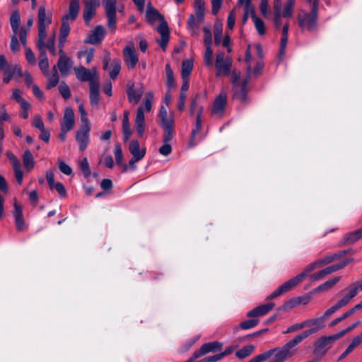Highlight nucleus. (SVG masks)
Listing matches in <instances>:
<instances>
[{
    "mask_svg": "<svg viewBox=\"0 0 362 362\" xmlns=\"http://www.w3.org/2000/svg\"><path fill=\"white\" fill-rule=\"evenodd\" d=\"M146 21L153 25L156 21L160 22V25L157 28V31L160 35V39L157 40L160 47L165 50L170 39V30L167 22L163 16L156 9L150 5L147 6L146 13Z\"/></svg>",
    "mask_w": 362,
    "mask_h": 362,
    "instance_id": "nucleus-1",
    "label": "nucleus"
},
{
    "mask_svg": "<svg viewBox=\"0 0 362 362\" xmlns=\"http://www.w3.org/2000/svg\"><path fill=\"white\" fill-rule=\"evenodd\" d=\"M311 6L310 12L300 10L298 15V24L302 31L313 32L317 27L318 0H307Z\"/></svg>",
    "mask_w": 362,
    "mask_h": 362,
    "instance_id": "nucleus-2",
    "label": "nucleus"
},
{
    "mask_svg": "<svg viewBox=\"0 0 362 362\" xmlns=\"http://www.w3.org/2000/svg\"><path fill=\"white\" fill-rule=\"evenodd\" d=\"M52 23V14L47 13L45 6L39 7L37 13L38 33L37 42H45L47 37L46 28Z\"/></svg>",
    "mask_w": 362,
    "mask_h": 362,
    "instance_id": "nucleus-3",
    "label": "nucleus"
},
{
    "mask_svg": "<svg viewBox=\"0 0 362 362\" xmlns=\"http://www.w3.org/2000/svg\"><path fill=\"white\" fill-rule=\"evenodd\" d=\"M10 25L12 31L15 34H19V40L23 47L26 46L28 30L25 27H21V16L18 11H14L10 16Z\"/></svg>",
    "mask_w": 362,
    "mask_h": 362,
    "instance_id": "nucleus-4",
    "label": "nucleus"
},
{
    "mask_svg": "<svg viewBox=\"0 0 362 362\" xmlns=\"http://www.w3.org/2000/svg\"><path fill=\"white\" fill-rule=\"evenodd\" d=\"M216 76H228L232 66V59L225 56L223 52H218L216 56Z\"/></svg>",
    "mask_w": 362,
    "mask_h": 362,
    "instance_id": "nucleus-5",
    "label": "nucleus"
},
{
    "mask_svg": "<svg viewBox=\"0 0 362 362\" xmlns=\"http://www.w3.org/2000/svg\"><path fill=\"white\" fill-rule=\"evenodd\" d=\"M339 339H340V337L337 333L328 337H322L320 338L316 342L314 349V354L315 356L319 358L324 356L328 350L326 346L336 341Z\"/></svg>",
    "mask_w": 362,
    "mask_h": 362,
    "instance_id": "nucleus-6",
    "label": "nucleus"
},
{
    "mask_svg": "<svg viewBox=\"0 0 362 362\" xmlns=\"http://www.w3.org/2000/svg\"><path fill=\"white\" fill-rule=\"evenodd\" d=\"M104 6L107 18V28L112 33H115L117 30L116 0H105Z\"/></svg>",
    "mask_w": 362,
    "mask_h": 362,
    "instance_id": "nucleus-7",
    "label": "nucleus"
},
{
    "mask_svg": "<svg viewBox=\"0 0 362 362\" xmlns=\"http://www.w3.org/2000/svg\"><path fill=\"white\" fill-rule=\"evenodd\" d=\"M76 78L81 81H88L89 84L92 81L98 80V72L96 68L89 70L83 66L74 68Z\"/></svg>",
    "mask_w": 362,
    "mask_h": 362,
    "instance_id": "nucleus-8",
    "label": "nucleus"
},
{
    "mask_svg": "<svg viewBox=\"0 0 362 362\" xmlns=\"http://www.w3.org/2000/svg\"><path fill=\"white\" fill-rule=\"evenodd\" d=\"M232 82L233 86V92L235 98L243 101L246 97V85L247 81L240 83V73L233 72L232 74Z\"/></svg>",
    "mask_w": 362,
    "mask_h": 362,
    "instance_id": "nucleus-9",
    "label": "nucleus"
},
{
    "mask_svg": "<svg viewBox=\"0 0 362 362\" xmlns=\"http://www.w3.org/2000/svg\"><path fill=\"white\" fill-rule=\"evenodd\" d=\"M223 344L218 341H214L208 343H205L202 346L196 350L194 354V358H200L209 353H214L221 350Z\"/></svg>",
    "mask_w": 362,
    "mask_h": 362,
    "instance_id": "nucleus-10",
    "label": "nucleus"
},
{
    "mask_svg": "<svg viewBox=\"0 0 362 362\" xmlns=\"http://www.w3.org/2000/svg\"><path fill=\"white\" fill-rule=\"evenodd\" d=\"M90 124H81L80 129L76 132V140L79 145V149L83 151L89 143Z\"/></svg>",
    "mask_w": 362,
    "mask_h": 362,
    "instance_id": "nucleus-11",
    "label": "nucleus"
},
{
    "mask_svg": "<svg viewBox=\"0 0 362 362\" xmlns=\"http://www.w3.org/2000/svg\"><path fill=\"white\" fill-rule=\"evenodd\" d=\"M327 319L322 315L320 317L313 319L312 327L310 329L305 330L302 333L296 335L301 341L306 339L308 336L318 332L325 328V322Z\"/></svg>",
    "mask_w": 362,
    "mask_h": 362,
    "instance_id": "nucleus-12",
    "label": "nucleus"
},
{
    "mask_svg": "<svg viewBox=\"0 0 362 362\" xmlns=\"http://www.w3.org/2000/svg\"><path fill=\"white\" fill-rule=\"evenodd\" d=\"M124 62L129 69H134L138 63L139 58L132 43L126 46L123 50Z\"/></svg>",
    "mask_w": 362,
    "mask_h": 362,
    "instance_id": "nucleus-13",
    "label": "nucleus"
},
{
    "mask_svg": "<svg viewBox=\"0 0 362 362\" xmlns=\"http://www.w3.org/2000/svg\"><path fill=\"white\" fill-rule=\"evenodd\" d=\"M57 66L62 76H68L72 66V61L62 49L59 50V58Z\"/></svg>",
    "mask_w": 362,
    "mask_h": 362,
    "instance_id": "nucleus-14",
    "label": "nucleus"
},
{
    "mask_svg": "<svg viewBox=\"0 0 362 362\" xmlns=\"http://www.w3.org/2000/svg\"><path fill=\"white\" fill-rule=\"evenodd\" d=\"M339 294L343 295V298L337 303L341 308L347 305L349 302L358 294V287L356 284H351L341 291Z\"/></svg>",
    "mask_w": 362,
    "mask_h": 362,
    "instance_id": "nucleus-15",
    "label": "nucleus"
},
{
    "mask_svg": "<svg viewBox=\"0 0 362 362\" xmlns=\"http://www.w3.org/2000/svg\"><path fill=\"white\" fill-rule=\"evenodd\" d=\"M74 112L71 107H67L64 112V116L60 124V129L65 131H71L74 125Z\"/></svg>",
    "mask_w": 362,
    "mask_h": 362,
    "instance_id": "nucleus-16",
    "label": "nucleus"
},
{
    "mask_svg": "<svg viewBox=\"0 0 362 362\" xmlns=\"http://www.w3.org/2000/svg\"><path fill=\"white\" fill-rule=\"evenodd\" d=\"M37 47L40 52L39 67L45 76H48L49 61L45 51V42H37Z\"/></svg>",
    "mask_w": 362,
    "mask_h": 362,
    "instance_id": "nucleus-17",
    "label": "nucleus"
},
{
    "mask_svg": "<svg viewBox=\"0 0 362 362\" xmlns=\"http://www.w3.org/2000/svg\"><path fill=\"white\" fill-rule=\"evenodd\" d=\"M226 103V93L222 91L214 100L212 113L215 115L221 116L225 110Z\"/></svg>",
    "mask_w": 362,
    "mask_h": 362,
    "instance_id": "nucleus-18",
    "label": "nucleus"
},
{
    "mask_svg": "<svg viewBox=\"0 0 362 362\" xmlns=\"http://www.w3.org/2000/svg\"><path fill=\"white\" fill-rule=\"evenodd\" d=\"M105 30L103 25L96 26L85 40L86 43L95 45L100 43L105 37Z\"/></svg>",
    "mask_w": 362,
    "mask_h": 362,
    "instance_id": "nucleus-19",
    "label": "nucleus"
},
{
    "mask_svg": "<svg viewBox=\"0 0 362 362\" xmlns=\"http://www.w3.org/2000/svg\"><path fill=\"white\" fill-rule=\"evenodd\" d=\"M144 93V88L134 89V83H129L127 86V95L129 103H138Z\"/></svg>",
    "mask_w": 362,
    "mask_h": 362,
    "instance_id": "nucleus-20",
    "label": "nucleus"
},
{
    "mask_svg": "<svg viewBox=\"0 0 362 362\" xmlns=\"http://www.w3.org/2000/svg\"><path fill=\"white\" fill-rule=\"evenodd\" d=\"M274 307V303H269L267 304L259 305L252 310H250L247 316L248 317H262L267 315Z\"/></svg>",
    "mask_w": 362,
    "mask_h": 362,
    "instance_id": "nucleus-21",
    "label": "nucleus"
},
{
    "mask_svg": "<svg viewBox=\"0 0 362 362\" xmlns=\"http://www.w3.org/2000/svg\"><path fill=\"white\" fill-rule=\"evenodd\" d=\"M13 216L15 218V223L16 229L18 231H23L26 229L27 226L24 221L22 208L16 203L14 204Z\"/></svg>",
    "mask_w": 362,
    "mask_h": 362,
    "instance_id": "nucleus-22",
    "label": "nucleus"
},
{
    "mask_svg": "<svg viewBox=\"0 0 362 362\" xmlns=\"http://www.w3.org/2000/svg\"><path fill=\"white\" fill-rule=\"evenodd\" d=\"M90 85V102L92 105H97L100 100V82L99 79L92 81Z\"/></svg>",
    "mask_w": 362,
    "mask_h": 362,
    "instance_id": "nucleus-23",
    "label": "nucleus"
},
{
    "mask_svg": "<svg viewBox=\"0 0 362 362\" xmlns=\"http://www.w3.org/2000/svg\"><path fill=\"white\" fill-rule=\"evenodd\" d=\"M145 117L143 108L139 107L136 112V116L135 118V127L139 136H142L144 133L145 128Z\"/></svg>",
    "mask_w": 362,
    "mask_h": 362,
    "instance_id": "nucleus-24",
    "label": "nucleus"
},
{
    "mask_svg": "<svg viewBox=\"0 0 362 362\" xmlns=\"http://www.w3.org/2000/svg\"><path fill=\"white\" fill-rule=\"evenodd\" d=\"M95 2L93 0H87L83 11V18L86 25L90 22L95 15Z\"/></svg>",
    "mask_w": 362,
    "mask_h": 362,
    "instance_id": "nucleus-25",
    "label": "nucleus"
},
{
    "mask_svg": "<svg viewBox=\"0 0 362 362\" xmlns=\"http://www.w3.org/2000/svg\"><path fill=\"white\" fill-rule=\"evenodd\" d=\"M306 276L305 273H300L296 276L295 277L289 279L288 281L284 282L282 285L280 286L281 287V289L284 291V293L290 291L293 287H295L296 285H298L300 282H301L303 279Z\"/></svg>",
    "mask_w": 362,
    "mask_h": 362,
    "instance_id": "nucleus-26",
    "label": "nucleus"
},
{
    "mask_svg": "<svg viewBox=\"0 0 362 362\" xmlns=\"http://www.w3.org/2000/svg\"><path fill=\"white\" fill-rule=\"evenodd\" d=\"M79 0H71L68 13L63 17V20H74L79 12Z\"/></svg>",
    "mask_w": 362,
    "mask_h": 362,
    "instance_id": "nucleus-27",
    "label": "nucleus"
},
{
    "mask_svg": "<svg viewBox=\"0 0 362 362\" xmlns=\"http://www.w3.org/2000/svg\"><path fill=\"white\" fill-rule=\"evenodd\" d=\"M202 111H203V108L199 107V111L197 115V117H196L195 128L192 129V134H191V139H190V142H189V145L191 146H194L196 144V141H195L196 135L197 134H199L202 129L201 116H202Z\"/></svg>",
    "mask_w": 362,
    "mask_h": 362,
    "instance_id": "nucleus-28",
    "label": "nucleus"
},
{
    "mask_svg": "<svg viewBox=\"0 0 362 362\" xmlns=\"http://www.w3.org/2000/svg\"><path fill=\"white\" fill-rule=\"evenodd\" d=\"M194 8L195 11V18L198 22H203L205 13V1L204 0H194Z\"/></svg>",
    "mask_w": 362,
    "mask_h": 362,
    "instance_id": "nucleus-29",
    "label": "nucleus"
},
{
    "mask_svg": "<svg viewBox=\"0 0 362 362\" xmlns=\"http://www.w3.org/2000/svg\"><path fill=\"white\" fill-rule=\"evenodd\" d=\"M17 69L16 65H11L8 63L4 55H0V70L4 75L14 74Z\"/></svg>",
    "mask_w": 362,
    "mask_h": 362,
    "instance_id": "nucleus-30",
    "label": "nucleus"
},
{
    "mask_svg": "<svg viewBox=\"0 0 362 362\" xmlns=\"http://www.w3.org/2000/svg\"><path fill=\"white\" fill-rule=\"evenodd\" d=\"M129 150L132 155L133 156V157L141 160L144 157L146 153L145 148L141 149L139 143L136 140H133L131 141Z\"/></svg>",
    "mask_w": 362,
    "mask_h": 362,
    "instance_id": "nucleus-31",
    "label": "nucleus"
},
{
    "mask_svg": "<svg viewBox=\"0 0 362 362\" xmlns=\"http://www.w3.org/2000/svg\"><path fill=\"white\" fill-rule=\"evenodd\" d=\"M362 238V227L350 233H346L344 237L345 244H353Z\"/></svg>",
    "mask_w": 362,
    "mask_h": 362,
    "instance_id": "nucleus-32",
    "label": "nucleus"
},
{
    "mask_svg": "<svg viewBox=\"0 0 362 362\" xmlns=\"http://www.w3.org/2000/svg\"><path fill=\"white\" fill-rule=\"evenodd\" d=\"M122 130H123V139L124 141H127L132 135V131L130 129L129 121V112L125 111L124 114V118L122 121Z\"/></svg>",
    "mask_w": 362,
    "mask_h": 362,
    "instance_id": "nucleus-33",
    "label": "nucleus"
},
{
    "mask_svg": "<svg viewBox=\"0 0 362 362\" xmlns=\"http://www.w3.org/2000/svg\"><path fill=\"white\" fill-rule=\"evenodd\" d=\"M187 28L192 36H197L199 33V26L194 14H191L188 18Z\"/></svg>",
    "mask_w": 362,
    "mask_h": 362,
    "instance_id": "nucleus-34",
    "label": "nucleus"
},
{
    "mask_svg": "<svg viewBox=\"0 0 362 362\" xmlns=\"http://www.w3.org/2000/svg\"><path fill=\"white\" fill-rule=\"evenodd\" d=\"M223 32V24L221 21H216L214 26V42L216 45H219L221 43Z\"/></svg>",
    "mask_w": 362,
    "mask_h": 362,
    "instance_id": "nucleus-35",
    "label": "nucleus"
},
{
    "mask_svg": "<svg viewBox=\"0 0 362 362\" xmlns=\"http://www.w3.org/2000/svg\"><path fill=\"white\" fill-rule=\"evenodd\" d=\"M23 160L25 168L30 170L34 167V158L29 150H25L23 156Z\"/></svg>",
    "mask_w": 362,
    "mask_h": 362,
    "instance_id": "nucleus-36",
    "label": "nucleus"
},
{
    "mask_svg": "<svg viewBox=\"0 0 362 362\" xmlns=\"http://www.w3.org/2000/svg\"><path fill=\"white\" fill-rule=\"evenodd\" d=\"M340 280V277H335L333 279L328 280L323 283L322 284L320 285L318 287H317L315 291L316 292H321L327 291L330 288H332L337 283H338Z\"/></svg>",
    "mask_w": 362,
    "mask_h": 362,
    "instance_id": "nucleus-37",
    "label": "nucleus"
},
{
    "mask_svg": "<svg viewBox=\"0 0 362 362\" xmlns=\"http://www.w3.org/2000/svg\"><path fill=\"white\" fill-rule=\"evenodd\" d=\"M121 70V63L119 60H113L111 63L109 75L112 80H115Z\"/></svg>",
    "mask_w": 362,
    "mask_h": 362,
    "instance_id": "nucleus-38",
    "label": "nucleus"
},
{
    "mask_svg": "<svg viewBox=\"0 0 362 362\" xmlns=\"http://www.w3.org/2000/svg\"><path fill=\"white\" fill-rule=\"evenodd\" d=\"M52 74L51 76H47V88L48 89H51L55 87L59 83V75L57 70L56 66H54L52 69Z\"/></svg>",
    "mask_w": 362,
    "mask_h": 362,
    "instance_id": "nucleus-39",
    "label": "nucleus"
},
{
    "mask_svg": "<svg viewBox=\"0 0 362 362\" xmlns=\"http://www.w3.org/2000/svg\"><path fill=\"white\" fill-rule=\"evenodd\" d=\"M252 21L258 34L259 35H264L266 33V28L264 21L256 15H253Z\"/></svg>",
    "mask_w": 362,
    "mask_h": 362,
    "instance_id": "nucleus-40",
    "label": "nucleus"
},
{
    "mask_svg": "<svg viewBox=\"0 0 362 362\" xmlns=\"http://www.w3.org/2000/svg\"><path fill=\"white\" fill-rule=\"evenodd\" d=\"M114 154L115 157L116 162L118 165H122L124 167V171L127 170V165L122 163L123 160V154L121 145L119 144H117L115 146Z\"/></svg>",
    "mask_w": 362,
    "mask_h": 362,
    "instance_id": "nucleus-41",
    "label": "nucleus"
},
{
    "mask_svg": "<svg viewBox=\"0 0 362 362\" xmlns=\"http://www.w3.org/2000/svg\"><path fill=\"white\" fill-rule=\"evenodd\" d=\"M253 345H247L235 352V356L240 359L249 356L254 351Z\"/></svg>",
    "mask_w": 362,
    "mask_h": 362,
    "instance_id": "nucleus-42",
    "label": "nucleus"
},
{
    "mask_svg": "<svg viewBox=\"0 0 362 362\" xmlns=\"http://www.w3.org/2000/svg\"><path fill=\"white\" fill-rule=\"evenodd\" d=\"M193 68V62L190 59L184 60L182 63V76L183 78L189 77Z\"/></svg>",
    "mask_w": 362,
    "mask_h": 362,
    "instance_id": "nucleus-43",
    "label": "nucleus"
},
{
    "mask_svg": "<svg viewBox=\"0 0 362 362\" xmlns=\"http://www.w3.org/2000/svg\"><path fill=\"white\" fill-rule=\"evenodd\" d=\"M295 2L296 0H288L286 1L281 13L282 17L290 18L293 16Z\"/></svg>",
    "mask_w": 362,
    "mask_h": 362,
    "instance_id": "nucleus-44",
    "label": "nucleus"
},
{
    "mask_svg": "<svg viewBox=\"0 0 362 362\" xmlns=\"http://www.w3.org/2000/svg\"><path fill=\"white\" fill-rule=\"evenodd\" d=\"M281 4L274 5V23L276 28H279L281 26V17L282 16V13L281 12Z\"/></svg>",
    "mask_w": 362,
    "mask_h": 362,
    "instance_id": "nucleus-45",
    "label": "nucleus"
},
{
    "mask_svg": "<svg viewBox=\"0 0 362 362\" xmlns=\"http://www.w3.org/2000/svg\"><path fill=\"white\" fill-rule=\"evenodd\" d=\"M206 50L204 56V64L206 66H213V50L211 46H205Z\"/></svg>",
    "mask_w": 362,
    "mask_h": 362,
    "instance_id": "nucleus-46",
    "label": "nucleus"
},
{
    "mask_svg": "<svg viewBox=\"0 0 362 362\" xmlns=\"http://www.w3.org/2000/svg\"><path fill=\"white\" fill-rule=\"evenodd\" d=\"M165 71H166V83L169 88H171L175 86V81L173 76V71L170 68V66L167 64L165 65Z\"/></svg>",
    "mask_w": 362,
    "mask_h": 362,
    "instance_id": "nucleus-47",
    "label": "nucleus"
},
{
    "mask_svg": "<svg viewBox=\"0 0 362 362\" xmlns=\"http://www.w3.org/2000/svg\"><path fill=\"white\" fill-rule=\"evenodd\" d=\"M159 119L160 121V126L163 129L174 127V119L172 115H168L165 117H160Z\"/></svg>",
    "mask_w": 362,
    "mask_h": 362,
    "instance_id": "nucleus-48",
    "label": "nucleus"
},
{
    "mask_svg": "<svg viewBox=\"0 0 362 362\" xmlns=\"http://www.w3.org/2000/svg\"><path fill=\"white\" fill-rule=\"evenodd\" d=\"M204 32V42L205 46H211L212 45V34L211 28L208 26H205L203 28Z\"/></svg>",
    "mask_w": 362,
    "mask_h": 362,
    "instance_id": "nucleus-49",
    "label": "nucleus"
},
{
    "mask_svg": "<svg viewBox=\"0 0 362 362\" xmlns=\"http://www.w3.org/2000/svg\"><path fill=\"white\" fill-rule=\"evenodd\" d=\"M94 53H95V50L93 48H90V49L88 50H82V51H80L78 53V57L79 58H81L83 57H85L86 56V62L87 64H89L91 62V61L93 60V57H94Z\"/></svg>",
    "mask_w": 362,
    "mask_h": 362,
    "instance_id": "nucleus-50",
    "label": "nucleus"
},
{
    "mask_svg": "<svg viewBox=\"0 0 362 362\" xmlns=\"http://www.w3.org/2000/svg\"><path fill=\"white\" fill-rule=\"evenodd\" d=\"M18 37H19V34L13 33V35L11 36V38L10 47H11V50L13 53L18 52L20 49V44H19Z\"/></svg>",
    "mask_w": 362,
    "mask_h": 362,
    "instance_id": "nucleus-51",
    "label": "nucleus"
},
{
    "mask_svg": "<svg viewBox=\"0 0 362 362\" xmlns=\"http://www.w3.org/2000/svg\"><path fill=\"white\" fill-rule=\"evenodd\" d=\"M47 49L49 52L55 56L56 55V48H55V35L53 34L52 36L49 37L47 42H45V49Z\"/></svg>",
    "mask_w": 362,
    "mask_h": 362,
    "instance_id": "nucleus-52",
    "label": "nucleus"
},
{
    "mask_svg": "<svg viewBox=\"0 0 362 362\" xmlns=\"http://www.w3.org/2000/svg\"><path fill=\"white\" fill-rule=\"evenodd\" d=\"M258 323H259V320H257V319L247 320L242 322L240 324V327L242 329H249L255 327Z\"/></svg>",
    "mask_w": 362,
    "mask_h": 362,
    "instance_id": "nucleus-53",
    "label": "nucleus"
},
{
    "mask_svg": "<svg viewBox=\"0 0 362 362\" xmlns=\"http://www.w3.org/2000/svg\"><path fill=\"white\" fill-rule=\"evenodd\" d=\"M235 8H233L230 11L227 18V28L228 30H232L233 29L235 23Z\"/></svg>",
    "mask_w": 362,
    "mask_h": 362,
    "instance_id": "nucleus-54",
    "label": "nucleus"
},
{
    "mask_svg": "<svg viewBox=\"0 0 362 362\" xmlns=\"http://www.w3.org/2000/svg\"><path fill=\"white\" fill-rule=\"evenodd\" d=\"M59 93L64 99H68L71 96L69 87L65 82H62L59 86Z\"/></svg>",
    "mask_w": 362,
    "mask_h": 362,
    "instance_id": "nucleus-55",
    "label": "nucleus"
},
{
    "mask_svg": "<svg viewBox=\"0 0 362 362\" xmlns=\"http://www.w3.org/2000/svg\"><path fill=\"white\" fill-rule=\"evenodd\" d=\"M58 165L60 171L66 175H70L72 174L71 168L67 165L64 160H59Z\"/></svg>",
    "mask_w": 362,
    "mask_h": 362,
    "instance_id": "nucleus-56",
    "label": "nucleus"
},
{
    "mask_svg": "<svg viewBox=\"0 0 362 362\" xmlns=\"http://www.w3.org/2000/svg\"><path fill=\"white\" fill-rule=\"evenodd\" d=\"M259 10L262 15L264 17H268L269 15V0H261L259 5Z\"/></svg>",
    "mask_w": 362,
    "mask_h": 362,
    "instance_id": "nucleus-57",
    "label": "nucleus"
},
{
    "mask_svg": "<svg viewBox=\"0 0 362 362\" xmlns=\"http://www.w3.org/2000/svg\"><path fill=\"white\" fill-rule=\"evenodd\" d=\"M80 168L83 173L85 177H88L90 175V170L89 163L88 162V159L86 158H84L81 163H80Z\"/></svg>",
    "mask_w": 362,
    "mask_h": 362,
    "instance_id": "nucleus-58",
    "label": "nucleus"
},
{
    "mask_svg": "<svg viewBox=\"0 0 362 362\" xmlns=\"http://www.w3.org/2000/svg\"><path fill=\"white\" fill-rule=\"evenodd\" d=\"M70 32V26L67 21L62 19V23L60 28V35L62 37H67Z\"/></svg>",
    "mask_w": 362,
    "mask_h": 362,
    "instance_id": "nucleus-59",
    "label": "nucleus"
},
{
    "mask_svg": "<svg viewBox=\"0 0 362 362\" xmlns=\"http://www.w3.org/2000/svg\"><path fill=\"white\" fill-rule=\"evenodd\" d=\"M164 134H163V142L164 143H170V141L173 139L174 135V127L170 128H165Z\"/></svg>",
    "mask_w": 362,
    "mask_h": 362,
    "instance_id": "nucleus-60",
    "label": "nucleus"
},
{
    "mask_svg": "<svg viewBox=\"0 0 362 362\" xmlns=\"http://www.w3.org/2000/svg\"><path fill=\"white\" fill-rule=\"evenodd\" d=\"M250 15L252 18L253 15H255L253 6L252 5L244 6L243 23L247 21Z\"/></svg>",
    "mask_w": 362,
    "mask_h": 362,
    "instance_id": "nucleus-61",
    "label": "nucleus"
},
{
    "mask_svg": "<svg viewBox=\"0 0 362 362\" xmlns=\"http://www.w3.org/2000/svg\"><path fill=\"white\" fill-rule=\"evenodd\" d=\"M33 126L38 129L40 131L45 129V125L41 117L38 115H35L33 119Z\"/></svg>",
    "mask_w": 362,
    "mask_h": 362,
    "instance_id": "nucleus-62",
    "label": "nucleus"
},
{
    "mask_svg": "<svg viewBox=\"0 0 362 362\" xmlns=\"http://www.w3.org/2000/svg\"><path fill=\"white\" fill-rule=\"evenodd\" d=\"M11 98L16 100V102L19 103L20 105H26L27 101L21 97V92L18 89H16L13 91Z\"/></svg>",
    "mask_w": 362,
    "mask_h": 362,
    "instance_id": "nucleus-63",
    "label": "nucleus"
},
{
    "mask_svg": "<svg viewBox=\"0 0 362 362\" xmlns=\"http://www.w3.org/2000/svg\"><path fill=\"white\" fill-rule=\"evenodd\" d=\"M16 179L19 185L23 182V173L21 165L13 167Z\"/></svg>",
    "mask_w": 362,
    "mask_h": 362,
    "instance_id": "nucleus-64",
    "label": "nucleus"
}]
</instances>
